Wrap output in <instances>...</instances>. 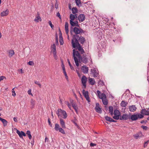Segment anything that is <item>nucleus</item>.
I'll return each mask as SVG.
<instances>
[{
	"label": "nucleus",
	"mask_w": 149,
	"mask_h": 149,
	"mask_svg": "<svg viewBox=\"0 0 149 149\" xmlns=\"http://www.w3.org/2000/svg\"><path fill=\"white\" fill-rule=\"evenodd\" d=\"M73 58L76 65L78 67L79 66V63L80 62V60L84 63H86L88 62V58L86 55L84 56L82 58L80 54L78 51H76L74 49L73 50Z\"/></svg>",
	"instance_id": "obj_1"
},
{
	"label": "nucleus",
	"mask_w": 149,
	"mask_h": 149,
	"mask_svg": "<svg viewBox=\"0 0 149 149\" xmlns=\"http://www.w3.org/2000/svg\"><path fill=\"white\" fill-rule=\"evenodd\" d=\"M72 47L74 48H77L81 54L84 53V51L80 45L79 43L78 40L75 37L73 38L72 40Z\"/></svg>",
	"instance_id": "obj_2"
},
{
	"label": "nucleus",
	"mask_w": 149,
	"mask_h": 149,
	"mask_svg": "<svg viewBox=\"0 0 149 149\" xmlns=\"http://www.w3.org/2000/svg\"><path fill=\"white\" fill-rule=\"evenodd\" d=\"M58 117L60 118H63L64 119L66 118L67 117V114L66 112L61 109H58L56 112Z\"/></svg>",
	"instance_id": "obj_3"
},
{
	"label": "nucleus",
	"mask_w": 149,
	"mask_h": 149,
	"mask_svg": "<svg viewBox=\"0 0 149 149\" xmlns=\"http://www.w3.org/2000/svg\"><path fill=\"white\" fill-rule=\"evenodd\" d=\"M97 93L99 98L102 100L103 104L104 105H107L108 102L106 95L103 93H101L98 90L97 91Z\"/></svg>",
	"instance_id": "obj_4"
},
{
	"label": "nucleus",
	"mask_w": 149,
	"mask_h": 149,
	"mask_svg": "<svg viewBox=\"0 0 149 149\" xmlns=\"http://www.w3.org/2000/svg\"><path fill=\"white\" fill-rule=\"evenodd\" d=\"M143 117V116L140 114H136L132 115L130 116V119H131L132 121L136 120L138 118H141Z\"/></svg>",
	"instance_id": "obj_5"
},
{
	"label": "nucleus",
	"mask_w": 149,
	"mask_h": 149,
	"mask_svg": "<svg viewBox=\"0 0 149 149\" xmlns=\"http://www.w3.org/2000/svg\"><path fill=\"white\" fill-rule=\"evenodd\" d=\"M113 114L114 116L113 118L115 119L118 120L120 116V112L118 110H114Z\"/></svg>",
	"instance_id": "obj_6"
},
{
	"label": "nucleus",
	"mask_w": 149,
	"mask_h": 149,
	"mask_svg": "<svg viewBox=\"0 0 149 149\" xmlns=\"http://www.w3.org/2000/svg\"><path fill=\"white\" fill-rule=\"evenodd\" d=\"M73 31L76 34H80L83 32L84 31L80 28L74 27L73 29Z\"/></svg>",
	"instance_id": "obj_7"
},
{
	"label": "nucleus",
	"mask_w": 149,
	"mask_h": 149,
	"mask_svg": "<svg viewBox=\"0 0 149 149\" xmlns=\"http://www.w3.org/2000/svg\"><path fill=\"white\" fill-rule=\"evenodd\" d=\"M87 81V79L86 77L84 75L81 78V81L84 88H85L86 87V84Z\"/></svg>",
	"instance_id": "obj_8"
},
{
	"label": "nucleus",
	"mask_w": 149,
	"mask_h": 149,
	"mask_svg": "<svg viewBox=\"0 0 149 149\" xmlns=\"http://www.w3.org/2000/svg\"><path fill=\"white\" fill-rule=\"evenodd\" d=\"M133 136L136 139H140L144 136V135L142 134L141 132L137 133L136 134L134 135Z\"/></svg>",
	"instance_id": "obj_9"
},
{
	"label": "nucleus",
	"mask_w": 149,
	"mask_h": 149,
	"mask_svg": "<svg viewBox=\"0 0 149 149\" xmlns=\"http://www.w3.org/2000/svg\"><path fill=\"white\" fill-rule=\"evenodd\" d=\"M130 116H129L127 114H124L120 116V119L121 120H127L128 119H130Z\"/></svg>",
	"instance_id": "obj_10"
},
{
	"label": "nucleus",
	"mask_w": 149,
	"mask_h": 149,
	"mask_svg": "<svg viewBox=\"0 0 149 149\" xmlns=\"http://www.w3.org/2000/svg\"><path fill=\"white\" fill-rule=\"evenodd\" d=\"M83 93L84 96L86 98V100L88 102H90V100L88 95V93L87 91H86L84 90H83Z\"/></svg>",
	"instance_id": "obj_11"
},
{
	"label": "nucleus",
	"mask_w": 149,
	"mask_h": 149,
	"mask_svg": "<svg viewBox=\"0 0 149 149\" xmlns=\"http://www.w3.org/2000/svg\"><path fill=\"white\" fill-rule=\"evenodd\" d=\"M85 16L84 14H80L78 17V19L80 22H83L85 19Z\"/></svg>",
	"instance_id": "obj_12"
},
{
	"label": "nucleus",
	"mask_w": 149,
	"mask_h": 149,
	"mask_svg": "<svg viewBox=\"0 0 149 149\" xmlns=\"http://www.w3.org/2000/svg\"><path fill=\"white\" fill-rule=\"evenodd\" d=\"M9 11L8 9H7L5 11H3L1 12L0 15L1 17H4L8 15Z\"/></svg>",
	"instance_id": "obj_13"
},
{
	"label": "nucleus",
	"mask_w": 149,
	"mask_h": 149,
	"mask_svg": "<svg viewBox=\"0 0 149 149\" xmlns=\"http://www.w3.org/2000/svg\"><path fill=\"white\" fill-rule=\"evenodd\" d=\"M81 69L84 73H87L88 72V68L86 66H82Z\"/></svg>",
	"instance_id": "obj_14"
},
{
	"label": "nucleus",
	"mask_w": 149,
	"mask_h": 149,
	"mask_svg": "<svg viewBox=\"0 0 149 149\" xmlns=\"http://www.w3.org/2000/svg\"><path fill=\"white\" fill-rule=\"evenodd\" d=\"M129 109L131 112H134L136 110V108L135 105H132L129 106Z\"/></svg>",
	"instance_id": "obj_15"
},
{
	"label": "nucleus",
	"mask_w": 149,
	"mask_h": 149,
	"mask_svg": "<svg viewBox=\"0 0 149 149\" xmlns=\"http://www.w3.org/2000/svg\"><path fill=\"white\" fill-rule=\"evenodd\" d=\"M70 23L71 25L72 26H77L78 25V22L77 21L70 20Z\"/></svg>",
	"instance_id": "obj_16"
},
{
	"label": "nucleus",
	"mask_w": 149,
	"mask_h": 149,
	"mask_svg": "<svg viewBox=\"0 0 149 149\" xmlns=\"http://www.w3.org/2000/svg\"><path fill=\"white\" fill-rule=\"evenodd\" d=\"M34 20L35 22H38L39 21L40 22L41 21L42 19L40 17V15L39 13H38V14L37 16H36Z\"/></svg>",
	"instance_id": "obj_17"
},
{
	"label": "nucleus",
	"mask_w": 149,
	"mask_h": 149,
	"mask_svg": "<svg viewBox=\"0 0 149 149\" xmlns=\"http://www.w3.org/2000/svg\"><path fill=\"white\" fill-rule=\"evenodd\" d=\"M60 123L62 127L63 128H66L65 122H64L63 120L61 118H60Z\"/></svg>",
	"instance_id": "obj_18"
},
{
	"label": "nucleus",
	"mask_w": 149,
	"mask_h": 149,
	"mask_svg": "<svg viewBox=\"0 0 149 149\" xmlns=\"http://www.w3.org/2000/svg\"><path fill=\"white\" fill-rule=\"evenodd\" d=\"M142 114L145 115H149V112H148V109L146 110L145 109H142L141 112Z\"/></svg>",
	"instance_id": "obj_19"
},
{
	"label": "nucleus",
	"mask_w": 149,
	"mask_h": 149,
	"mask_svg": "<svg viewBox=\"0 0 149 149\" xmlns=\"http://www.w3.org/2000/svg\"><path fill=\"white\" fill-rule=\"evenodd\" d=\"M93 74V76L94 77H98L99 74L95 69L91 70Z\"/></svg>",
	"instance_id": "obj_20"
},
{
	"label": "nucleus",
	"mask_w": 149,
	"mask_h": 149,
	"mask_svg": "<svg viewBox=\"0 0 149 149\" xmlns=\"http://www.w3.org/2000/svg\"><path fill=\"white\" fill-rule=\"evenodd\" d=\"M0 120L3 123L4 126L5 127L7 125L8 122L6 120L0 117Z\"/></svg>",
	"instance_id": "obj_21"
},
{
	"label": "nucleus",
	"mask_w": 149,
	"mask_h": 149,
	"mask_svg": "<svg viewBox=\"0 0 149 149\" xmlns=\"http://www.w3.org/2000/svg\"><path fill=\"white\" fill-rule=\"evenodd\" d=\"M68 25V23L66 22L65 24V30L66 34H68L69 32Z\"/></svg>",
	"instance_id": "obj_22"
},
{
	"label": "nucleus",
	"mask_w": 149,
	"mask_h": 149,
	"mask_svg": "<svg viewBox=\"0 0 149 149\" xmlns=\"http://www.w3.org/2000/svg\"><path fill=\"white\" fill-rule=\"evenodd\" d=\"M105 118L106 120L108 121L111 122H116V121L112 119L111 118L108 117V116H106L105 117Z\"/></svg>",
	"instance_id": "obj_23"
},
{
	"label": "nucleus",
	"mask_w": 149,
	"mask_h": 149,
	"mask_svg": "<svg viewBox=\"0 0 149 149\" xmlns=\"http://www.w3.org/2000/svg\"><path fill=\"white\" fill-rule=\"evenodd\" d=\"M72 107L75 110L76 112L77 113H78V111H77V109H78V107H77V105L75 103H73L72 104Z\"/></svg>",
	"instance_id": "obj_24"
},
{
	"label": "nucleus",
	"mask_w": 149,
	"mask_h": 149,
	"mask_svg": "<svg viewBox=\"0 0 149 149\" xmlns=\"http://www.w3.org/2000/svg\"><path fill=\"white\" fill-rule=\"evenodd\" d=\"M15 54L14 51L13 50H10L8 51V56L10 58Z\"/></svg>",
	"instance_id": "obj_25"
},
{
	"label": "nucleus",
	"mask_w": 149,
	"mask_h": 149,
	"mask_svg": "<svg viewBox=\"0 0 149 149\" xmlns=\"http://www.w3.org/2000/svg\"><path fill=\"white\" fill-rule=\"evenodd\" d=\"M88 81L90 84L92 85H94L95 83V80L92 78H89L88 79Z\"/></svg>",
	"instance_id": "obj_26"
},
{
	"label": "nucleus",
	"mask_w": 149,
	"mask_h": 149,
	"mask_svg": "<svg viewBox=\"0 0 149 149\" xmlns=\"http://www.w3.org/2000/svg\"><path fill=\"white\" fill-rule=\"evenodd\" d=\"M51 52H56V46L54 44L51 46Z\"/></svg>",
	"instance_id": "obj_27"
},
{
	"label": "nucleus",
	"mask_w": 149,
	"mask_h": 149,
	"mask_svg": "<svg viewBox=\"0 0 149 149\" xmlns=\"http://www.w3.org/2000/svg\"><path fill=\"white\" fill-rule=\"evenodd\" d=\"M61 128V127H60V126L57 123L55 124L54 129L56 131H58L59 130V129Z\"/></svg>",
	"instance_id": "obj_28"
},
{
	"label": "nucleus",
	"mask_w": 149,
	"mask_h": 149,
	"mask_svg": "<svg viewBox=\"0 0 149 149\" xmlns=\"http://www.w3.org/2000/svg\"><path fill=\"white\" fill-rule=\"evenodd\" d=\"M72 13L74 14H75L78 12V10L76 7H73L72 9Z\"/></svg>",
	"instance_id": "obj_29"
},
{
	"label": "nucleus",
	"mask_w": 149,
	"mask_h": 149,
	"mask_svg": "<svg viewBox=\"0 0 149 149\" xmlns=\"http://www.w3.org/2000/svg\"><path fill=\"white\" fill-rule=\"evenodd\" d=\"M95 109L96 111L98 113H101L102 111L101 108L99 107H95Z\"/></svg>",
	"instance_id": "obj_30"
},
{
	"label": "nucleus",
	"mask_w": 149,
	"mask_h": 149,
	"mask_svg": "<svg viewBox=\"0 0 149 149\" xmlns=\"http://www.w3.org/2000/svg\"><path fill=\"white\" fill-rule=\"evenodd\" d=\"M70 20L74 21L75 18V15L72 14H71L70 16Z\"/></svg>",
	"instance_id": "obj_31"
},
{
	"label": "nucleus",
	"mask_w": 149,
	"mask_h": 149,
	"mask_svg": "<svg viewBox=\"0 0 149 149\" xmlns=\"http://www.w3.org/2000/svg\"><path fill=\"white\" fill-rule=\"evenodd\" d=\"M85 38L83 37H80L79 39V41L81 44H83L85 41Z\"/></svg>",
	"instance_id": "obj_32"
},
{
	"label": "nucleus",
	"mask_w": 149,
	"mask_h": 149,
	"mask_svg": "<svg viewBox=\"0 0 149 149\" xmlns=\"http://www.w3.org/2000/svg\"><path fill=\"white\" fill-rule=\"evenodd\" d=\"M17 131H16V133L18 134L19 135V137L20 138H22V131H19V130H16Z\"/></svg>",
	"instance_id": "obj_33"
},
{
	"label": "nucleus",
	"mask_w": 149,
	"mask_h": 149,
	"mask_svg": "<svg viewBox=\"0 0 149 149\" xmlns=\"http://www.w3.org/2000/svg\"><path fill=\"white\" fill-rule=\"evenodd\" d=\"M26 134L28 135L29 139H31L32 136L31 134L30 131L29 130L27 131Z\"/></svg>",
	"instance_id": "obj_34"
},
{
	"label": "nucleus",
	"mask_w": 149,
	"mask_h": 149,
	"mask_svg": "<svg viewBox=\"0 0 149 149\" xmlns=\"http://www.w3.org/2000/svg\"><path fill=\"white\" fill-rule=\"evenodd\" d=\"M35 101L34 100H32L31 102V108H33L35 105Z\"/></svg>",
	"instance_id": "obj_35"
},
{
	"label": "nucleus",
	"mask_w": 149,
	"mask_h": 149,
	"mask_svg": "<svg viewBox=\"0 0 149 149\" xmlns=\"http://www.w3.org/2000/svg\"><path fill=\"white\" fill-rule=\"evenodd\" d=\"M109 113L111 115H113V107H109Z\"/></svg>",
	"instance_id": "obj_36"
},
{
	"label": "nucleus",
	"mask_w": 149,
	"mask_h": 149,
	"mask_svg": "<svg viewBox=\"0 0 149 149\" xmlns=\"http://www.w3.org/2000/svg\"><path fill=\"white\" fill-rule=\"evenodd\" d=\"M127 103L125 102L124 101H123L120 104L121 106L123 107H125L127 104Z\"/></svg>",
	"instance_id": "obj_37"
},
{
	"label": "nucleus",
	"mask_w": 149,
	"mask_h": 149,
	"mask_svg": "<svg viewBox=\"0 0 149 149\" xmlns=\"http://www.w3.org/2000/svg\"><path fill=\"white\" fill-rule=\"evenodd\" d=\"M65 104L68 106L69 108L71 110V105L69 103L68 101H65Z\"/></svg>",
	"instance_id": "obj_38"
},
{
	"label": "nucleus",
	"mask_w": 149,
	"mask_h": 149,
	"mask_svg": "<svg viewBox=\"0 0 149 149\" xmlns=\"http://www.w3.org/2000/svg\"><path fill=\"white\" fill-rule=\"evenodd\" d=\"M58 131L60 132L63 134H65V132L64 130L62 128H60Z\"/></svg>",
	"instance_id": "obj_39"
},
{
	"label": "nucleus",
	"mask_w": 149,
	"mask_h": 149,
	"mask_svg": "<svg viewBox=\"0 0 149 149\" xmlns=\"http://www.w3.org/2000/svg\"><path fill=\"white\" fill-rule=\"evenodd\" d=\"M48 23L49 25L51 26L52 29H53V28L54 27V26L52 24L51 21H49Z\"/></svg>",
	"instance_id": "obj_40"
},
{
	"label": "nucleus",
	"mask_w": 149,
	"mask_h": 149,
	"mask_svg": "<svg viewBox=\"0 0 149 149\" xmlns=\"http://www.w3.org/2000/svg\"><path fill=\"white\" fill-rule=\"evenodd\" d=\"M67 61H68V63L71 69L72 70H74V68L73 67V66H72V65H71V63H70V61L68 59Z\"/></svg>",
	"instance_id": "obj_41"
},
{
	"label": "nucleus",
	"mask_w": 149,
	"mask_h": 149,
	"mask_svg": "<svg viewBox=\"0 0 149 149\" xmlns=\"http://www.w3.org/2000/svg\"><path fill=\"white\" fill-rule=\"evenodd\" d=\"M28 64L30 65H33L34 64V63L33 61H30L28 63Z\"/></svg>",
	"instance_id": "obj_42"
},
{
	"label": "nucleus",
	"mask_w": 149,
	"mask_h": 149,
	"mask_svg": "<svg viewBox=\"0 0 149 149\" xmlns=\"http://www.w3.org/2000/svg\"><path fill=\"white\" fill-rule=\"evenodd\" d=\"M63 73L64 74V75H65V78H66V79H68V76L67 75V73L65 71V70H63Z\"/></svg>",
	"instance_id": "obj_43"
},
{
	"label": "nucleus",
	"mask_w": 149,
	"mask_h": 149,
	"mask_svg": "<svg viewBox=\"0 0 149 149\" xmlns=\"http://www.w3.org/2000/svg\"><path fill=\"white\" fill-rule=\"evenodd\" d=\"M14 88H13L12 90V92L13 93L12 95L13 96H15L16 95V93L14 90Z\"/></svg>",
	"instance_id": "obj_44"
},
{
	"label": "nucleus",
	"mask_w": 149,
	"mask_h": 149,
	"mask_svg": "<svg viewBox=\"0 0 149 149\" xmlns=\"http://www.w3.org/2000/svg\"><path fill=\"white\" fill-rule=\"evenodd\" d=\"M149 142V141L148 140L147 141L145 142L144 144V147L146 148L147 146V145Z\"/></svg>",
	"instance_id": "obj_45"
},
{
	"label": "nucleus",
	"mask_w": 149,
	"mask_h": 149,
	"mask_svg": "<svg viewBox=\"0 0 149 149\" xmlns=\"http://www.w3.org/2000/svg\"><path fill=\"white\" fill-rule=\"evenodd\" d=\"M141 128L145 130H146L147 129V127L145 125H142L141 126Z\"/></svg>",
	"instance_id": "obj_46"
},
{
	"label": "nucleus",
	"mask_w": 149,
	"mask_h": 149,
	"mask_svg": "<svg viewBox=\"0 0 149 149\" xmlns=\"http://www.w3.org/2000/svg\"><path fill=\"white\" fill-rule=\"evenodd\" d=\"M98 84H101L102 85H103L104 84V82L103 81L101 80H100L98 83Z\"/></svg>",
	"instance_id": "obj_47"
},
{
	"label": "nucleus",
	"mask_w": 149,
	"mask_h": 149,
	"mask_svg": "<svg viewBox=\"0 0 149 149\" xmlns=\"http://www.w3.org/2000/svg\"><path fill=\"white\" fill-rule=\"evenodd\" d=\"M55 7L56 9H57L58 8V2H56L55 4Z\"/></svg>",
	"instance_id": "obj_48"
},
{
	"label": "nucleus",
	"mask_w": 149,
	"mask_h": 149,
	"mask_svg": "<svg viewBox=\"0 0 149 149\" xmlns=\"http://www.w3.org/2000/svg\"><path fill=\"white\" fill-rule=\"evenodd\" d=\"M53 54H54V58L55 59H56V52H52Z\"/></svg>",
	"instance_id": "obj_49"
},
{
	"label": "nucleus",
	"mask_w": 149,
	"mask_h": 149,
	"mask_svg": "<svg viewBox=\"0 0 149 149\" xmlns=\"http://www.w3.org/2000/svg\"><path fill=\"white\" fill-rule=\"evenodd\" d=\"M77 5H78L80 3V0H75Z\"/></svg>",
	"instance_id": "obj_50"
},
{
	"label": "nucleus",
	"mask_w": 149,
	"mask_h": 149,
	"mask_svg": "<svg viewBox=\"0 0 149 149\" xmlns=\"http://www.w3.org/2000/svg\"><path fill=\"white\" fill-rule=\"evenodd\" d=\"M28 94L29 95H31L32 96H33V94H32V93H31V89H30V90H29L28 91Z\"/></svg>",
	"instance_id": "obj_51"
},
{
	"label": "nucleus",
	"mask_w": 149,
	"mask_h": 149,
	"mask_svg": "<svg viewBox=\"0 0 149 149\" xmlns=\"http://www.w3.org/2000/svg\"><path fill=\"white\" fill-rule=\"evenodd\" d=\"M59 42L60 43V45H63V39H59Z\"/></svg>",
	"instance_id": "obj_52"
},
{
	"label": "nucleus",
	"mask_w": 149,
	"mask_h": 149,
	"mask_svg": "<svg viewBox=\"0 0 149 149\" xmlns=\"http://www.w3.org/2000/svg\"><path fill=\"white\" fill-rule=\"evenodd\" d=\"M4 78H6V77H4L3 76H1L0 77V82L3 80L4 79Z\"/></svg>",
	"instance_id": "obj_53"
},
{
	"label": "nucleus",
	"mask_w": 149,
	"mask_h": 149,
	"mask_svg": "<svg viewBox=\"0 0 149 149\" xmlns=\"http://www.w3.org/2000/svg\"><path fill=\"white\" fill-rule=\"evenodd\" d=\"M48 122L49 123V125L51 127H52V124L51 123V122L50 121V119L49 118L48 119Z\"/></svg>",
	"instance_id": "obj_54"
},
{
	"label": "nucleus",
	"mask_w": 149,
	"mask_h": 149,
	"mask_svg": "<svg viewBox=\"0 0 149 149\" xmlns=\"http://www.w3.org/2000/svg\"><path fill=\"white\" fill-rule=\"evenodd\" d=\"M96 144L94 143H91L90 144V146L91 147H93L95 146H96Z\"/></svg>",
	"instance_id": "obj_55"
},
{
	"label": "nucleus",
	"mask_w": 149,
	"mask_h": 149,
	"mask_svg": "<svg viewBox=\"0 0 149 149\" xmlns=\"http://www.w3.org/2000/svg\"><path fill=\"white\" fill-rule=\"evenodd\" d=\"M56 16H58L60 19H61V16L59 13L58 12L56 14Z\"/></svg>",
	"instance_id": "obj_56"
},
{
	"label": "nucleus",
	"mask_w": 149,
	"mask_h": 149,
	"mask_svg": "<svg viewBox=\"0 0 149 149\" xmlns=\"http://www.w3.org/2000/svg\"><path fill=\"white\" fill-rule=\"evenodd\" d=\"M62 70H65V67H64V65L63 64V63H62Z\"/></svg>",
	"instance_id": "obj_57"
},
{
	"label": "nucleus",
	"mask_w": 149,
	"mask_h": 149,
	"mask_svg": "<svg viewBox=\"0 0 149 149\" xmlns=\"http://www.w3.org/2000/svg\"><path fill=\"white\" fill-rule=\"evenodd\" d=\"M13 120L14 121H15V122H17L18 120H17V118H16V117H14L13 118Z\"/></svg>",
	"instance_id": "obj_58"
},
{
	"label": "nucleus",
	"mask_w": 149,
	"mask_h": 149,
	"mask_svg": "<svg viewBox=\"0 0 149 149\" xmlns=\"http://www.w3.org/2000/svg\"><path fill=\"white\" fill-rule=\"evenodd\" d=\"M22 136H26V134L24 133V132L22 131Z\"/></svg>",
	"instance_id": "obj_59"
},
{
	"label": "nucleus",
	"mask_w": 149,
	"mask_h": 149,
	"mask_svg": "<svg viewBox=\"0 0 149 149\" xmlns=\"http://www.w3.org/2000/svg\"><path fill=\"white\" fill-rule=\"evenodd\" d=\"M70 103L72 105V104L73 103H75V102H74V101L72 100H71L70 101Z\"/></svg>",
	"instance_id": "obj_60"
},
{
	"label": "nucleus",
	"mask_w": 149,
	"mask_h": 149,
	"mask_svg": "<svg viewBox=\"0 0 149 149\" xmlns=\"http://www.w3.org/2000/svg\"><path fill=\"white\" fill-rule=\"evenodd\" d=\"M34 83L36 84H37V85H38L39 84V81H34Z\"/></svg>",
	"instance_id": "obj_61"
},
{
	"label": "nucleus",
	"mask_w": 149,
	"mask_h": 149,
	"mask_svg": "<svg viewBox=\"0 0 149 149\" xmlns=\"http://www.w3.org/2000/svg\"><path fill=\"white\" fill-rule=\"evenodd\" d=\"M59 38L60 39H63V38L62 37V34H60V36H59Z\"/></svg>",
	"instance_id": "obj_62"
},
{
	"label": "nucleus",
	"mask_w": 149,
	"mask_h": 149,
	"mask_svg": "<svg viewBox=\"0 0 149 149\" xmlns=\"http://www.w3.org/2000/svg\"><path fill=\"white\" fill-rule=\"evenodd\" d=\"M100 107L99 106V103H97L96 104V107Z\"/></svg>",
	"instance_id": "obj_63"
},
{
	"label": "nucleus",
	"mask_w": 149,
	"mask_h": 149,
	"mask_svg": "<svg viewBox=\"0 0 149 149\" xmlns=\"http://www.w3.org/2000/svg\"><path fill=\"white\" fill-rule=\"evenodd\" d=\"M48 140L49 139L47 137L45 138V142H46V141H48Z\"/></svg>",
	"instance_id": "obj_64"
}]
</instances>
